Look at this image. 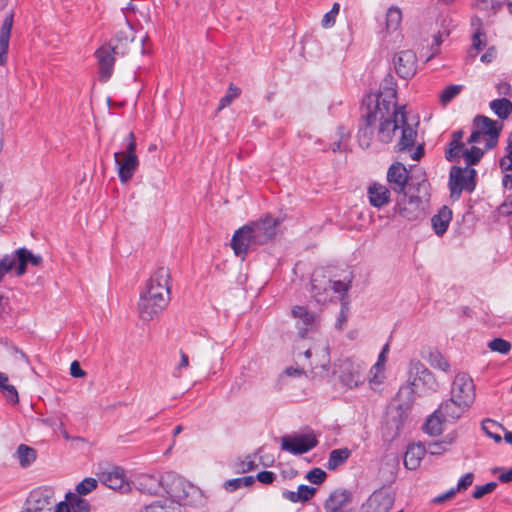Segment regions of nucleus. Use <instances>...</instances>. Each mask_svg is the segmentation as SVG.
I'll return each instance as SVG.
<instances>
[{"label": "nucleus", "instance_id": "nucleus-1", "mask_svg": "<svg viewBox=\"0 0 512 512\" xmlns=\"http://www.w3.org/2000/svg\"><path fill=\"white\" fill-rule=\"evenodd\" d=\"M386 81L376 95H368L363 99V113L359 123V145L368 149L373 139L381 144L395 142L394 148L398 152L409 151L414 148L417 130L407 122L406 106L397 103V90L395 84Z\"/></svg>", "mask_w": 512, "mask_h": 512}, {"label": "nucleus", "instance_id": "nucleus-2", "mask_svg": "<svg viewBox=\"0 0 512 512\" xmlns=\"http://www.w3.org/2000/svg\"><path fill=\"white\" fill-rule=\"evenodd\" d=\"M430 184L422 180L417 184L416 193L411 190L403 193L396 204V209L401 217L408 221H417L425 216V207L430 198Z\"/></svg>", "mask_w": 512, "mask_h": 512}, {"label": "nucleus", "instance_id": "nucleus-3", "mask_svg": "<svg viewBox=\"0 0 512 512\" xmlns=\"http://www.w3.org/2000/svg\"><path fill=\"white\" fill-rule=\"evenodd\" d=\"M136 137L129 132L123 141V150L114 153V160L117 166V173L122 184L128 183L139 166V158L136 154Z\"/></svg>", "mask_w": 512, "mask_h": 512}, {"label": "nucleus", "instance_id": "nucleus-4", "mask_svg": "<svg viewBox=\"0 0 512 512\" xmlns=\"http://www.w3.org/2000/svg\"><path fill=\"white\" fill-rule=\"evenodd\" d=\"M42 262L41 255H35L25 247L15 250L12 254H6L0 259V282L13 269H15L16 276L20 277L26 273L28 264L37 267Z\"/></svg>", "mask_w": 512, "mask_h": 512}, {"label": "nucleus", "instance_id": "nucleus-5", "mask_svg": "<svg viewBox=\"0 0 512 512\" xmlns=\"http://www.w3.org/2000/svg\"><path fill=\"white\" fill-rule=\"evenodd\" d=\"M415 401L414 389L411 386L401 387L393 399L388 412V424L395 428L398 434L407 420Z\"/></svg>", "mask_w": 512, "mask_h": 512}, {"label": "nucleus", "instance_id": "nucleus-6", "mask_svg": "<svg viewBox=\"0 0 512 512\" xmlns=\"http://www.w3.org/2000/svg\"><path fill=\"white\" fill-rule=\"evenodd\" d=\"M477 185V171L472 167L452 166L449 172L448 187L450 197L458 200L463 191L472 193Z\"/></svg>", "mask_w": 512, "mask_h": 512}, {"label": "nucleus", "instance_id": "nucleus-7", "mask_svg": "<svg viewBox=\"0 0 512 512\" xmlns=\"http://www.w3.org/2000/svg\"><path fill=\"white\" fill-rule=\"evenodd\" d=\"M170 300L157 294L141 293L138 301V313L142 321L149 322L159 317Z\"/></svg>", "mask_w": 512, "mask_h": 512}, {"label": "nucleus", "instance_id": "nucleus-8", "mask_svg": "<svg viewBox=\"0 0 512 512\" xmlns=\"http://www.w3.org/2000/svg\"><path fill=\"white\" fill-rule=\"evenodd\" d=\"M450 397L471 407L476 397L472 378L466 373L457 374L451 385Z\"/></svg>", "mask_w": 512, "mask_h": 512}, {"label": "nucleus", "instance_id": "nucleus-9", "mask_svg": "<svg viewBox=\"0 0 512 512\" xmlns=\"http://www.w3.org/2000/svg\"><path fill=\"white\" fill-rule=\"evenodd\" d=\"M279 221L271 216L247 224L251 231L254 244L260 246L268 243L277 234Z\"/></svg>", "mask_w": 512, "mask_h": 512}, {"label": "nucleus", "instance_id": "nucleus-10", "mask_svg": "<svg viewBox=\"0 0 512 512\" xmlns=\"http://www.w3.org/2000/svg\"><path fill=\"white\" fill-rule=\"evenodd\" d=\"M144 293L157 294L171 300V274L167 267L161 266L150 276Z\"/></svg>", "mask_w": 512, "mask_h": 512}, {"label": "nucleus", "instance_id": "nucleus-11", "mask_svg": "<svg viewBox=\"0 0 512 512\" xmlns=\"http://www.w3.org/2000/svg\"><path fill=\"white\" fill-rule=\"evenodd\" d=\"M318 445L316 436L312 433L301 434L297 436H283L281 438V448L294 455L307 453Z\"/></svg>", "mask_w": 512, "mask_h": 512}, {"label": "nucleus", "instance_id": "nucleus-12", "mask_svg": "<svg viewBox=\"0 0 512 512\" xmlns=\"http://www.w3.org/2000/svg\"><path fill=\"white\" fill-rule=\"evenodd\" d=\"M291 314L296 320V327L301 338H305L310 331L316 330L320 325L319 315L309 311L305 306L292 307Z\"/></svg>", "mask_w": 512, "mask_h": 512}, {"label": "nucleus", "instance_id": "nucleus-13", "mask_svg": "<svg viewBox=\"0 0 512 512\" xmlns=\"http://www.w3.org/2000/svg\"><path fill=\"white\" fill-rule=\"evenodd\" d=\"M474 125L486 137L485 149H493L497 143L502 129V124L483 115H477L474 118Z\"/></svg>", "mask_w": 512, "mask_h": 512}, {"label": "nucleus", "instance_id": "nucleus-14", "mask_svg": "<svg viewBox=\"0 0 512 512\" xmlns=\"http://www.w3.org/2000/svg\"><path fill=\"white\" fill-rule=\"evenodd\" d=\"M394 504V495L388 489L374 491L362 505L361 512H388Z\"/></svg>", "mask_w": 512, "mask_h": 512}, {"label": "nucleus", "instance_id": "nucleus-15", "mask_svg": "<svg viewBox=\"0 0 512 512\" xmlns=\"http://www.w3.org/2000/svg\"><path fill=\"white\" fill-rule=\"evenodd\" d=\"M386 180L393 192L397 194L406 193L409 180V172L404 164L400 162H394L387 170Z\"/></svg>", "mask_w": 512, "mask_h": 512}, {"label": "nucleus", "instance_id": "nucleus-16", "mask_svg": "<svg viewBox=\"0 0 512 512\" xmlns=\"http://www.w3.org/2000/svg\"><path fill=\"white\" fill-rule=\"evenodd\" d=\"M115 48L110 45H102L99 47L95 56L99 67V81L107 82L113 73L115 63Z\"/></svg>", "mask_w": 512, "mask_h": 512}, {"label": "nucleus", "instance_id": "nucleus-17", "mask_svg": "<svg viewBox=\"0 0 512 512\" xmlns=\"http://www.w3.org/2000/svg\"><path fill=\"white\" fill-rule=\"evenodd\" d=\"M251 231L247 225L235 231L231 239V248L236 256L245 259L250 250H254L258 245L254 244Z\"/></svg>", "mask_w": 512, "mask_h": 512}, {"label": "nucleus", "instance_id": "nucleus-18", "mask_svg": "<svg viewBox=\"0 0 512 512\" xmlns=\"http://www.w3.org/2000/svg\"><path fill=\"white\" fill-rule=\"evenodd\" d=\"M396 73L403 79L412 78L417 71V57L411 50L401 51L394 57Z\"/></svg>", "mask_w": 512, "mask_h": 512}, {"label": "nucleus", "instance_id": "nucleus-19", "mask_svg": "<svg viewBox=\"0 0 512 512\" xmlns=\"http://www.w3.org/2000/svg\"><path fill=\"white\" fill-rule=\"evenodd\" d=\"M391 189L379 182H372L367 188V197L371 206L382 208L391 201Z\"/></svg>", "mask_w": 512, "mask_h": 512}, {"label": "nucleus", "instance_id": "nucleus-20", "mask_svg": "<svg viewBox=\"0 0 512 512\" xmlns=\"http://www.w3.org/2000/svg\"><path fill=\"white\" fill-rule=\"evenodd\" d=\"M14 23V13L9 12L0 27V67L5 66L8 60L9 43Z\"/></svg>", "mask_w": 512, "mask_h": 512}, {"label": "nucleus", "instance_id": "nucleus-21", "mask_svg": "<svg viewBox=\"0 0 512 512\" xmlns=\"http://www.w3.org/2000/svg\"><path fill=\"white\" fill-rule=\"evenodd\" d=\"M470 408L464 402L461 403L453 398L443 401L437 408L438 413H441L443 418L447 421H456L461 418Z\"/></svg>", "mask_w": 512, "mask_h": 512}, {"label": "nucleus", "instance_id": "nucleus-22", "mask_svg": "<svg viewBox=\"0 0 512 512\" xmlns=\"http://www.w3.org/2000/svg\"><path fill=\"white\" fill-rule=\"evenodd\" d=\"M351 501V493L345 489L333 491L324 503L326 512H343V508Z\"/></svg>", "mask_w": 512, "mask_h": 512}, {"label": "nucleus", "instance_id": "nucleus-23", "mask_svg": "<svg viewBox=\"0 0 512 512\" xmlns=\"http://www.w3.org/2000/svg\"><path fill=\"white\" fill-rule=\"evenodd\" d=\"M54 491L50 487L38 488L30 492L28 502L33 505V512L41 511L52 503Z\"/></svg>", "mask_w": 512, "mask_h": 512}, {"label": "nucleus", "instance_id": "nucleus-24", "mask_svg": "<svg viewBox=\"0 0 512 512\" xmlns=\"http://www.w3.org/2000/svg\"><path fill=\"white\" fill-rule=\"evenodd\" d=\"M426 454V446L417 443L408 446L404 455V465L409 470H415L420 466L421 460Z\"/></svg>", "mask_w": 512, "mask_h": 512}, {"label": "nucleus", "instance_id": "nucleus-25", "mask_svg": "<svg viewBox=\"0 0 512 512\" xmlns=\"http://www.w3.org/2000/svg\"><path fill=\"white\" fill-rule=\"evenodd\" d=\"M452 220V211L448 206H442L438 213L431 218L434 232L438 236H442L448 229Z\"/></svg>", "mask_w": 512, "mask_h": 512}, {"label": "nucleus", "instance_id": "nucleus-26", "mask_svg": "<svg viewBox=\"0 0 512 512\" xmlns=\"http://www.w3.org/2000/svg\"><path fill=\"white\" fill-rule=\"evenodd\" d=\"M101 481L113 490H122L128 486L124 471L119 467H115L112 471L102 473Z\"/></svg>", "mask_w": 512, "mask_h": 512}, {"label": "nucleus", "instance_id": "nucleus-27", "mask_svg": "<svg viewBox=\"0 0 512 512\" xmlns=\"http://www.w3.org/2000/svg\"><path fill=\"white\" fill-rule=\"evenodd\" d=\"M409 374L410 377H413L411 385L415 387L419 385V382L428 383L430 380H433L432 373L419 360H412L410 362Z\"/></svg>", "mask_w": 512, "mask_h": 512}, {"label": "nucleus", "instance_id": "nucleus-28", "mask_svg": "<svg viewBox=\"0 0 512 512\" xmlns=\"http://www.w3.org/2000/svg\"><path fill=\"white\" fill-rule=\"evenodd\" d=\"M447 420L443 418L441 413L436 409L424 422L422 430L430 436H438L442 434L444 423Z\"/></svg>", "mask_w": 512, "mask_h": 512}, {"label": "nucleus", "instance_id": "nucleus-29", "mask_svg": "<svg viewBox=\"0 0 512 512\" xmlns=\"http://www.w3.org/2000/svg\"><path fill=\"white\" fill-rule=\"evenodd\" d=\"M351 455V451L348 448L334 449L329 454L327 468L329 470H335L339 466L343 465Z\"/></svg>", "mask_w": 512, "mask_h": 512}, {"label": "nucleus", "instance_id": "nucleus-30", "mask_svg": "<svg viewBox=\"0 0 512 512\" xmlns=\"http://www.w3.org/2000/svg\"><path fill=\"white\" fill-rule=\"evenodd\" d=\"M489 106L500 119H506L512 113V102L505 97L492 100Z\"/></svg>", "mask_w": 512, "mask_h": 512}, {"label": "nucleus", "instance_id": "nucleus-31", "mask_svg": "<svg viewBox=\"0 0 512 512\" xmlns=\"http://www.w3.org/2000/svg\"><path fill=\"white\" fill-rule=\"evenodd\" d=\"M17 458L21 467H29L36 459L35 449L25 444H20L16 451Z\"/></svg>", "mask_w": 512, "mask_h": 512}, {"label": "nucleus", "instance_id": "nucleus-32", "mask_svg": "<svg viewBox=\"0 0 512 512\" xmlns=\"http://www.w3.org/2000/svg\"><path fill=\"white\" fill-rule=\"evenodd\" d=\"M481 426L488 437L492 438L496 443L501 442L502 437L500 432L505 431V428L501 424L491 419H485L482 421Z\"/></svg>", "mask_w": 512, "mask_h": 512}, {"label": "nucleus", "instance_id": "nucleus-33", "mask_svg": "<svg viewBox=\"0 0 512 512\" xmlns=\"http://www.w3.org/2000/svg\"><path fill=\"white\" fill-rule=\"evenodd\" d=\"M487 45L486 34L481 27V23L476 31L472 35V45L470 48V55L475 57L482 49H484Z\"/></svg>", "mask_w": 512, "mask_h": 512}, {"label": "nucleus", "instance_id": "nucleus-34", "mask_svg": "<svg viewBox=\"0 0 512 512\" xmlns=\"http://www.w3.org/2000/svg\"><path fill=\"white\" fill-rule=\"evenodd\" d=\"M65 499L70 501L72 512H90L91 510L90 503L86 499L77 494H74L73 492H68L65 496Z\"/></svg>", "mask_w": 512, "mask_h": 512}, {"label": "nucleus", "instance_id": "nucleus-35", "mask_svg": "<svg viewBox=\"0 0 512 512\" xmlns=\"http://www.w3.org/2000/svg\"><path fill=\"white\" fill-rule=\"evenodd\" d=\"M402 21V12L396 7L392 6L386 13V28L388 31H395L398 29Z\"/></svg>", "mask_w": 512, "mask_h": 512}, {"label": "nucleus", "instance_id": "nucleus-36", "mask_svg": "<svg viewBox=\"0 0 512 512\" xmlns=\"http://www.w3.org/2000/svg\"><path fill=\"white\" fill-rule=\"evenodd\" d=\"M255 482V478L253 476H244L240 478L230 479L224 483V488L228 492H234L241 487L251 486Z\"/></svg>", "mask_w": 512, "mask_h": 512}, {"label": "nucleus", "instance_id": "nucleus-37", "mask_svg": "<svg viewBox=\"0 0 512 512\" xmlns=\"http://www.w3.org/2000/svg\"><path fill=\"white\" fill-rule=\"evenodd\" d=\"M428 361L433 368L439 369L443 372H448L450 369V364L447 359L437 350L429 353Z\"/></svg>", "mask_w": 512, "mask_h": 512}, {"label": "nucleus", "instance_id": "nucleus-38", "mask_svg": "<svg viewBox=\"0 0 512 512\" xmlns=\"http://www.w3.org/2000/svg\"><path fill=\"white\" fill-rule=\"evenodd\" d=\"M484 155V151L479 147L472 146L471 149H465L463 152V158L466 163V167L477 165Z\"/></svg>", "mask_w": 512, "mask_h": 512}, {"label": "nucleus", "instance_id": "nucleus-39", "mask_svg": "<svg viewBox=\"0 0 512 512\" xmlns=\"http://www.w3.org/2000/svg\"><path fill=\"white\" fill-rule=\"evenodd\" d=\"M465 144L463 142L454 143V141H450L447 149L445 150V158L449 162H454L463 156V152L465 150Z\"/></svg>", "mask_w": 512, "mask_h": 512}, {"label": "nucleus", "instance_id": "nucleus-40", "mask_svg": "<svg viewBox=\"0 0 512 512\" xmlns=\"http://www.w3.org/2000/svg\"><path fill=\"white\" fill-rule=\"evenodd\" d=\"M98 486V481L95 478L87 477L79 482L75 487V493L79 496H84L91 493Z\"/></svg>", "mask_w": 512, "mask_h": 512}, {"label": "nucleus", "instance_id": "nucleus-41", "mask_svg": "<svg viewBox=\"0 0 512 512\" xmlns=\"http://www.w3.org/2000/svg\"><path fill=\"white\" fill-rule=\"evenodd\" d=\"M241 94L240 88L236 87L232 83L229 85L228 91L219 101L218 110H222L229 106L233 100L238 98Z\"/></svg>", "mask_w": 512, "mask_h": 512}, {"label": "nucleus", "instance_id": "nucleus-42", "mask_svg": "<svg viewBox=\"0 0 512 512\" xmlns=\"http://www.w3.org/2000/svg\"><path fill=\"white\" fill-rule=\"evenodd\" d=\"M488 348L493 352L508 354L511 350V343L502 338H494L488 342Z\"/></svg>", "mask_w": 512, "mask_h": 512}, {"label": "nucleus", "instance_id": "nucleus-43", "mask_svg": "<svg viewBox=\"0 0 512 512\" xmlns=\"http://www.w3.org/2000/svg\"><path fill=\"white\" fill-rule=\"evenodd\" d=\"M462 90L461 85H449L440 94V101L443 105L448 104Z\"/></svg>", "mask_w": 512, "mask_h": 512}, {"label": "nucleus", "instance_id": "nucleus-44", "mask_svg": "<svg viewBox=\"0 0 512 512\" xmlns=\"http://www.w3.org/2000/svg\"><path fill=\"white\" fill-rule=\"evenodd\" d=\"M330 289H332L335 293H339L342 295V300L346 296V293L348 292L350 286H351V278L345 281L336 280V281H328Z\"/></svg>", "mask_w": 512, "mask_h": 512}, {"label": "nucleus", "instance_id": "nucleus-45", "mask_svg": "<svg viewBox=\"0 0 512 512\" xmlns=\"http://www.w3.org/2000/svg\"><path fill=\"white\" fill-rule=\"evenodd\" d=\"M504 160L499 161L501 170L505 173L502 179V185L506 189H512V164L507 163Z\"/></svg>", "mask_w": 512, "mask_h": 512}, {"label": "nucleus", "instance_id": "nucleus-46", "mask_svg": "<svg viewBox=\"0 0 512 512\" xmlns=\"http://www.w3.org/2000/svg\"><path fill=\"white\" fill-rule=\"evenodd\" d=\"M451 444V441H437V442H430L426 446V452L430 453L431 455H441L447 450V446Z\"/></svg>", "mask_w": 512, "mask_h": 512}, {"label": "nucleus", "instance_id": "nucleus-47", "mask_svg": "<svg viewBox=\"0 0 512 512\" xmlns=\"http://www.w3.org/2000/svg\"><path fill=\"white\" fill-rule=\"evenodd\" d=\"M326 477V472L321 468H313L306 475V479L316 485L323 483Z\"/></svg>", "mask_w": 512, "mask_h": 512}, {"label": "nucleus", "instance_id": "nucleus-48", "mask_svg": "<svg viewBox=\"0 0 512 512\" xmlns=\"http://www.w3.org/2000/svg\"><path fill=\"white\" fill-rule=\"evenodd\" d=\"M496 487H497V483L496 482H488V483H486L484 485L476 486L475 490L473 492V497L475 499H480L484 495L493 492Z\"/></svg>", "mask_w": 512, "mask_h": 512}, {"label": "nucleus", "instance_id": "nucleus-49", "mask_svg": "<svg viewBox=\"0 0 512 512\" xmlns=\"http://www.w3.org/2000/svg\"><path fill=\"white\" fill-rule=\"evenodd\" d=\"M297 493L301 502H307L315 495L316 488L301 484L298 486Z\"/></svg>", "mask_w": 512, "mask_h": 512}, {"label": "nucleus", "instance_id": "nucleus-50", "mask_svg": "<svg viewBox=\"0 0 512 512\" xmlns=\"http://www.w3.org/2000/svg\"><path fill=\"white\" fill-rule=\"evenodd\" d=\"M5 398L12 404H16L19 401L18 392L13 385L5 384L1 388Z\"/></svg>", "mask_w": 512, "mask_h": 512}, {"label": "nucleus", "instance_id": "nucleus-51", "mask_svg": "<svg viewBox=\"0 0 512 512\" xmlns=\"http://www.w3.org/2000/svg\"><path fill=\"white\" fill-rule=\"evenodd\" d=\"M340 5L338 3H334L332 6V9L327 12L322 20V25L324 27H329L334 25L335 23V17L339 13Z\"/></svg>", "mask_w": 512, "mask_h": 512}, {"label": "nucleus", "instance_id": "nucleus-52", "mask_svg": "<svg viewBox=\"0 0 512 512\" xmlns=\"http://www.w3.org/2000/svg\"><path fill=\"white\" fill-rule=\"evenodd\" d=\"M166 508V501L157 500L149 505L143 506L139 512H164Z\"/></svg>", "mask_w": 512, "mask_h": 512}, {"label": "nucleus", "instance_id": "nucleus-53", "mask_svg": "<svg viewBox=\"0 0 512 512\" xmlns=\"http://www.w3.org/2000/svg\"><path fill=\"white\" fill-rule=\"evenodd\" d=\"M473 480L474 475L472 473H466L459 479L457 486L454 489H456V492L466 490L469 486L472 485Z\"/></svg>", "mask_w": 512, "mask_h": 512}, {"label": "nucleus", "instance_id": "nucleus-54", "mask_svg": "<svg viewBox=\"0 0 512 512\" xmlns=\"http://www.w3.org/2000/svg\"><path fill=\"white\" fill-rule=\"evenodd\" d=\"M341 379L343 383L349 388L358 386L360 382V376L354 373H350L349 375L343 374L341 375Z\"/></svg>", "mask_w": 512, "mask_h": 512}, {"label": "nucleus", "instance_id": "nucleus-55", "mask_svg": "<svg viewBox=\"0 0 512 512\" xmlns=\"http://www.w3.org/2000/svg\"><path fill=\"white\" fill-rule=\"evenodd\" d=\"M276 478V475L271 471H261L257 474L256 479L263 484H271Z\"/></svg>", "mask_w": 512, "mask_h": 512}, {"label": "nucleus", "instance_id": "nucleus-56", "mask_svg": "<svg viewBox=\"0 0 512 512\" xmlns=\"http://www.w3.org/2000/svg\"><path fill=\"white\" fill-rule=\"evenodd\" d=\"M70 374L75 378L85 376V371L81 368L79 362L73 361L70 365Z\"/></svg>", "mask_w": 512, "mask_h": 512}, {"label": "nucleus", "instance_id": "nucleus-57", "mask_svg": "<svg viewBox=\"0 0 512 512\" xmlns=\"http://www.w3.org/2000/svg\"><path fill=\"white\" fill-rule=\"evenodd\" d=\"M237 467H238V469H237L238 472L245 473V472L254 470L256 468V464L253 460H246V461H241L240 463H238Z\"/></svg>", "mask_w": 512, "mask_h": 512}, {"label": "nucleus", "instance_id": "nucleus-58", "mask_svg": "<svg viewBox=\"0 0 512 512\" xmlns=\"http://www.w3.org/2000/svg\"><path fill=\"white\" fill-rule=\"evenodd\" d=\"M347 309H348L347 308V304L342 302L341 311H340V314H339L338 319H337L336 324H335L336 328L342 329L343 324L347 320V314H346Z\"/></svg>", "mask_w": 512, "mask_h": 512}, {"label": "nucleus", "instance_id": "nucleus-59", "mask_svg": "<svg viewBox=\"0 0 512 512\" xmlns=\"http://www.w3.org/2000/svg\"><path fill=\"white\" fill-rule=\"evenodd\" d=\"M180 363L178 364V367L176 368L175 376L180 377L181 376V369L186 368L189 365V359L188 355L184 353L183 351L180 352Z\"/></svg>", "mask_w": 512, "mask_h": 512}, {"label": "nucleus", "instance_id": "nucleus-60", "mask_svg": "<svg viewBox=\"0 0 512 512\" xmlns=\"http://www.w3.org/2000/svg\"><path fill=\"white\" fill-rule=\"evenodd\" d=\"M282 497L292 503L301 502L297 491L284 490V491H282Z\"/></svg>", "mask_w": 512, "mask_h": 512}, {"label": "nucleus", "instance_id": "nucleus-61", "mask_svg": "<svg viewBox=\"0 0 512 512\" xmlns=\"http://www.w3.org/2000/svg\"><path fill=\"white\" fill-rule=\"evenodd\" d=\"M455 494H456V489L451 488V489H450L449 491H447L446 493H444V494H442V495H439V496L435 497V498L433 499V502H434V503H438V504L443 503V502H445L446 500H448V499H450V498L454 497V495H455Z\"/></svg>", "mask_w": 512, "mask_h": 512}, {"label": "nucleus", "instance_id": "nucleus-62", "mask_svg": "<svg viewBox=\"0 0 512 512\" xmlns=\"http://www.w3.org/2000/svg\"><path fill=\"white\" fill-rule=\"evenodd\" d=\"M495 57H496V49L494 47H490L481 56V61L483 63H490L495 59Z\"/></svg>", "mask_w": 512, "mask_h": 512}, {"label": "nucleus", "instance_id": "nucleus-63", "mask_svg": "<svg viewBox=\"0 0 512 512\" xmlns=\"http://www.w3.org/2000/svg\"><path fill=\"white\" fill-rule=\"evenodd\" d=\"M55 512H72V506L69 500L60 501L56 507Z\"/></svg>", "mask_w": 512, "mask_h": 512}, {"label": "nucleus", "instance_id": "nucleus-64", "mask_svg": "<svg viewBox=\"0 0 512 512\" xmlns=\"http://www.w3.org/2000/svg\"><path fill=\"white\" fill-rule=\"evenodd\" d=\"M511 90V85L508 82H500L497 84V92L499 95H509Z\"/></svg>", "mask_w": 512, "mask_h": 512}]
</instances>
